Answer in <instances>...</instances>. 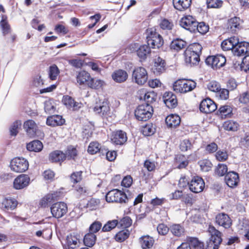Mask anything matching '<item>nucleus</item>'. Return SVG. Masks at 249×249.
<instances>
[{
  "label": "nucleus",
  "instance_id": "7c9ffc66",
  "mask_svg": "<svg viewBox=\"0 0 249 249\" xmlns=\"http://www.w3.org/2000/svg\"><path fill=\"white\" fill-rule=\"evenodd\" d=\"M138 242L142 249H150L155 243V239L149 235H145L140 237Z\"/></svg>",
  "mask_w": 249,
  "mask_h": 249
},
{
  "label": "nucleus",
  "instance_id": "680f3d73",
  "mask_svg": "<svg viewBox=\"0 0 249 249\" xmlns=\"http://www.w3.org/2000/svg\"><path fill=\"white\" fill-rule=\"evenodd\" d=\"M155 132V128L152 124H147L142 128V134L147 136H151Z\"/></svg>",
  "mask_w": 249,
  "mask_h": 249
},
{
  "label": "nucleus",
  "instance_id": "473e14b6",
  "mask_svg": "<svg viewBox=\"0 0 249 249\" xmlns=\"http://www.w3.org/2000/svg\"><path fill=\"white\" fill-rule=\"evenodd\" d=\"M65 123V120L62 116L59 115L49 116L46 120V124L49 126L53 127L62 125Z\"/></svg>",
  "mask_w": 249,
  "mask_h": 249
},
{
  "label": "nucleus",
  "instance_id": "6e6d98bb",
  "mask_svg": "<svg viewBox=\"0 0 249 249\" xmlns=\"http://www.w3.org/2000/svg\"><path fill=\"white\" fill-rule=\"evenodd\" d=\"M159 26L163 30H171L174 27V24L171 20L164 18L161 19Z\"/></svg>",
  "mask_w": 249,
  "mask_h": 249
},
{
  "label": "nucleus",
  "instance_id": "774afa93",
  "mask_svg": "<svg viewBox=\"0 0 249 249\" xmlns=\"http://www.w3.org/2000/svg\"><path fill=\"white\" fill-rule=\"evenodd\" d=\"M157 230L160 235H166L170 231V227H168L166 224L160 223L158 225Z\"/></svg>",
  "mask_w": 249,
  "mask_h": 249
},
{
  "label": "nucleus",
  "instance_id": "c85d7f7f",
  "mask_svg": "<svg viewBox=\"0 0 249 249\" xmlns=\"http://www.w3.org/2000/svg\"><path fill=\"white\" fill-rule=\"evenodd\" d=\"M111 77L115 82L122 83L127 80L128 74L126 71L123 69H118L112 72Z\"/></svg>",
  "mask_w": 249,
  "mask_h": 249
},
{
  "label": "nucleus",
  "instance_id": "1a4fd4ad",
  "mask_svg": "<svg viewBox=\"0 0 249 249\" xmlns=\"http://www.w3.org/2000/svg\"><path fill=\"white\" fill-rule=\"evenodd\" d=\"M205 63L213 70H217L225 65L226 58L222 54L209 55L206 58Z\"/></svg>",
  "mask_w": 249,
  "mask_h": 249
},
{
  "label": "nucleus",
  "instance_id": "72a5a7b5",
  "mask_svg": "<svg viewBox=\"0 0 249 249\" xmlns=\"http://www.w3.org/2000/svg\"><path fill=\"white\" fill-rule=\"evenodd\" d=\"M49 160L53 163H61L65 160V156L62 151L56 150L50 153Z\"/></svg>",
  "mask_w": 249,
  "mask_h": 249
},
{
  "label": "nucleus",
  "instance_id": "f03ea898",
  "mask_svg": "<svg viewBox=\"0 0 249 249\" xmlns=\"http://www.w3.org/2000/svg\"><path fill=\"white\" fill-rule=\"evenodd\" d=\"M76 79L79 85L87 86L89 88L98 89L102 87L104 82L100 79H96L91 77L90 74L85 70L78 72Z\"/></svg>",
  "mask_w": 249,
  "mask_h": 249
},
{
  "label": "nucleus",
  "instance_id": "4be33fe9",
  "mask_svg": "<svg viewBox=\"0 0 249 249\" xmlns=\"http://www.w3.org/2000/svg\"><path fill=\"white\" fill-rule=\"evenodd\" d=\"M226 184L231 188L236 187L240 181L239 174L235 171H229L225 176Z\"/></svg>",
  "mask_w": 249,
  "mask_h": 249
},
{
  "label": "nucleus",
  "instance_id": "f8f14e48",
  "mask_svg": "<svg viewBox=\"0 0 249 249\" xmlns=\"http://www.w3.org/2000/svg\"><path fill=\"white\" fill-rule=\"evenodd\" d=\"M29 167L28 161L23 158L16 157L12 160L10 162L11 169L17 173L26 171Z\"/></svg>",
  "mask_w": 249,
  "mask_h": 249
},
{
  "label": "nucleus",
  "instance_id": "f257e3e1",
  "mask_svg": "<svg viewBox=\"0 0 249 249\" xmlns=\"http://www.w3.org/2000/svg\"><path fill=\"white\" fill-rule=\"evenodd\" d=\"M202 50V47L198 43L189 44L183 53L185 63L191 66L198 65L200 60Z\"/></svg>",
  "mask_w": 249,
  "mask_h": 249
},
{
  "label": "nucleus",
  "instance_id": "0eeeda50",
  "mask_svg": "<svg viewBox=\"0 0 249 249\" xmlns=\"http://www.w3.org/2000/svg\"><path fill=\"white\" fill-rule=\"evenodd\" d=\"M153 114V107L148 104H144L138 106L134 112L136 119L139 121L143 122L149 120Z\"/></svg>",
  "mask_w": 249,
  "mask_h": 249
},
{
  "label": "nucleus",
  "instance_id": "3c124183",
  "mask_svg": "<svg viewBox=\"0 0 249 249\" xmlns=\"http://www.w3.org/2000/svg\"><path fill=\"white\" fill-rule=\"evenodd\" d=\"M214 156L216 160L219 162L226 161L229 158L228 151L226 149L217 150Z\"/></svg>",
  "mask_w": 249,
  "mask_h": 249
},
{
  "label": "nucleus",
  "instance_id": "4c0bfd02",
  "mask_svg": "<svg viewBox=\"0 0 249 249\" xmlns=\"http://www.w3.org/2000/svg\"><path fill=\"white\" fill-rule=\"evenodd\" d=\"M79 239L77 236L71 233L66 237L65 249H75L79 246Z\"/></svg>",
  "mask_w": 249,
  "mask_h": 249
},
{
  "label": "nucleus",
  "instance_id": "58836bf2",
  "mask_svg": "<svg viewBox=\"0 0 249 249\" xmlns=\"http://www.w3.org/2000/svg\"><path fill=\"white\" fill-rule=\"evenodd\" d=\"M151 47L148 45L143 44L140 46L137 50V55L141 61H145L147 56L151 54Z\"/></svg>",
  "mask_w": 249,
  "mask_h": 249
},
{
  "label": "nucleus",
  "instance_id": "f3484780",
  "mask_svg": "<svg viewBox=\"0 0 249 249\" xmlns=\"http://www.w3.org/2000/svg\"><path fill=\"white\" fill-rule=\"evenodd\" d=\"M217 108V105L215 102L209 98L203 99L199 105L200 111L206 114L214 112Z\"/></svg>",
  "mask_w": 249,
  "mask_h": 249
},
{
  "label": "nucleus",
  "instance_id": "2f4dec72",
  "mask_svg": "<svg viewBox=\"0 0 249 249\" xmlns=\"http://www.w3.org/2000/svg\"><path fill=\"white\" fill-rule=\"evenodd\" d=\"M237 43L238 37L231 36L224 40L221 44V47L224 51H232Z\"/></svg>",
  "mask_w": 249,
  "mask_h": 249
},
{
  "label": "nucleus",
  "instance_id": "a211bd4d",
  "mask_svg": "<svg viewBox=\"0 0 249 249\" xmlns=\"http://www.w3.org/2000/svg\"><path fill=\"white\" fill-rule=\"evenodd\" d=\"M165 106L170 109H174L178 105L176 95L172 91H165L162 97Z\"/></svg>",
  "mask_w": 249,
  "mask_h": 249
},
{
  "label": "nucleus",
  "instance_id": "dca6fc26",
  "mask_svg": "<svg viewBox=\"0 0 249 249\" xmlns=\"http://www.w3.org/2000/svg\"><path fill=\"white\" fill-rule=\"evenodd\" d=\"M205 187V182L201 177H194L189 183V189L194 193L202 192Z\"/></svg>",
  "mask_w": 249,
  "mask_h": 249
},
{
  "label": "nucleus",
  "instance_id": "c03bdc74",
  "mask_svg": "<svg viewBox=\"0 0 249 249\" xmlns=\"http://www.w3.org/2000/svg\"><path fill=\"white\" fill-rule=\"evenodd\" d=\"M104 147H102L99 142H92L88 146V152L91 155L95 154L98 152L104 154Z\"/></svg>",
  "mask_w": 249,
  "mask_h": 249
},
{
  "label": "nucleus",
  "instance_id": "49530a36",
  "mask_svg": "<svg viewBox=\"0 0 249 249\" xmlns=\"http://www.w3.org/2000/svg\"><path fill=\"white\" fill-rule=\"evenodd\" d=\"M228 166L226 164L218 163L214 168V174L218 177H223L228 173Z\"/></svg>",
  "mask_w": 249,
  "mask_h": 249
},
{
  "label": "nucleus",
  "instance_id": "412c9836",
  "mask_svg": "<svg viewBox=\"0 0 249 249\" xmlns=\"http://www.w3.org/2000/svg\"><path fill=\"white\" fill-rule=\"evenodd\" d=\"M232 53L234 55L238 56L248 55L249 53V43L246 41H239L236 44L234 50H232Z\"/></svg>",
  "mask_w": 249,
  "mask_h": 249
},
{
  "label": "nucleus",
  "instance_id": "cd10ccee",
  "mask_svg": "<svg viewBox=\"0 0 249 249\" xmlns=\"http://www.w3.org/2000/svg\"><path fill=\"white\" fill-rule=\"evenodd\" d=\"M23 128L30 137L34 138L36 136L38 126L34 120L30 119L26 121L23 124Z\"/></svg>",
  "mask_w": 249,
  "mask_h": 249
},
{
  "label": "nucleus",
  "instance_id": "b1692460",
  "mask_svg": "<svg viewBox=\"0 0 249 249\" xmlns=\"http://www.w3.org/2000/svg\"><path fill=\"white\" fill-rule=\"evenodd\" d=\"M62 102L68 109L73 111L79 110L82 105L81 103L75 101L73 98L68 95L63 96Z\"/></svg>",
  "mask_w": 249,
  "mask_h": 249
},
{
  "label": "nucleus",
  "instance_id": "c756f323",
  "mask_svg": "<svg viewBox=\"0 0 249 249\" xmlns=\"http://www.w3.org/2000/svg\"><path fill=\"white\" fill-rule=\"evenodd\" d=\"M181 122L180 117L177 114H171L165 118V124L168 128L175 129L178 127Z\"/></svg>",
  "mask_w": 249,
  "mask_h": 249
},
{
  "label": "nucleus",
  "instance_id": "e433bc0d",
  "mask_svg": "<svg viewBox=\"0 0 249 249\" xmlns=\"http://www.w3.org/2000/svg\"><path fill=\"white\" fill-rule=\"evenodd\" d=\"M170 231L176 237L184 236L186 231L184 226L180 224H173L170 225Z\"/></svg>",
  "mask_w": 249,
  "mask_h": 249
},
{
  "label": "nucleus",
  "instance_id": "338daca9",
  "mask_svg": "<svg viewBox=\"0 0 249 249\" xmlns=\"http://www.w3.org/2000/svg\"><path fill=\"white\" fill-rule=\"evenodd\" d=\"M223 3L222 0H206L208 8H219L222 7Z\"/></svg>",
  "mask_w": 249,
  "mask_h": 249
},
{
  "label": "nucleus",
  "instance_id": "6e6552de",
  "mask_svg": "<svg viewBox=\"0 0 249 249\" xmlns=\"http://www.w3.org/2000/svg\"><path fill=\"white\" fill-rule=\"evenodd\" d=\"M204 249V244L196 237L187 236L177 249Z\"/></svg>",
  "mask_w": 249,
  "mask_h": 249
},
{
  "label": "nucleus",
  "instance_id": "6ab92c4d",
  "mask_svg": "<svg viewBox=\"0 0 249 249\" xmlns=\"http://www.w3.org/2000/svg\"><path fill=\"white\" fill-rule=\"evenodd\" d=\"M167 69L166 61L158 56L154 60V66L152 68L153 71L156 75H160L165 72Z\"/></svg>",
  "mask_w": 249,
  "mask_h": 249
},
{
  "label": "nucleus",
  "instance_id": "052dcab7",
  "mask_svg": "<svg viewBox=\"0 0 249 249\" xmlns=\"http://www.w3.org/2000/svg\"><path fill=\"white\" fill-rule=\"evenodd\" d=\"M21 122L20 120L15 121L10 128V134L11 136H16L18 133V129L21 127Z\"/></svg>",
  "mask_w": 249,
  "mask_h": 249
},
{
  "label": "nucleus",
  "instance_id": "4d7b16f0",
  "mask_svg": "<svg viewBox=\"0 0 249 249\" xmlns=\"http://www.w3.org/2000/svg\"><path fill=\"white\" fill-rule=\"evenodd\" d=\"M60 73L57 66L53 64L49 67V77L51 80H55Z\"/></svg>",
  "mask_w": 249,
  "mask_h": 249
},
{
  "label": "nucleus",
  "instance_id": "864d4df0",
  "mask_svg": "<svg viewBox=\"0 0 249 249\" xmlns=\"http://www.w3.org/2000/svg\"><path fill=\"white\" fill-rule=\"evenodd\" d=\"M70 178L71 183L76 184L80 182L83 179V171H76L72 172L70 176Z\"/></svg>",
  "mask_w": 249,
  "mask_h": 249
},
{
  "label": "nucleus",
  "instance_id": "ea45409f",
  "mask_svg": "<svg viewBox=\"0 0 249 249\" xmlns=\"http://www.w3.org/2000/svg\"><path fill=\"white\" fill-rule=\"evenodd\" d=\"M192 0H173L174 8L178 11H184L191 6Z\"/></svg>",
  "mask_w": 249,
  "mask_h": 249
},
{
  "label": "nucleus",
  "instance_id": "2eb2a0df",
  "mask_svg": "<svg viewBox=\"0 0 249 249\" xmlns=\"http://www.w3.org/2000/svg\"><path fill=\"white\" fill-rule=\"evenodd\" d=\"M196 24V18L189 15H184L179 21L181 27L193 33H195V27Z\"/></svg>",
  "mask_w": 249,
  "mask_h": 249
},
{
  "label": "nucleus",
  "instance_id": "4468645a",
  "mask_svg": "<svg viewBox=\"0 0 249 249\" xmlns=\"http://www.w3.org/2000/svg\"><path fill=\"white\" fill-rule=\"evenodd\" d=\"M127 141L126 133L122 130H116L110 134V141L115 145L122 146Z\"/></svg>",
  "mask_w": 249,
  "mask_h": 249
},
{
  "label": "nucleus",
  "instance_id": "bf43d9fd",
  "mask_svg": "<svg viewBox=\"0 0 249 249\" xmlns=\"http://www.w3.org/2000/svg\"><path fill=\"white\" fill-rule=\"evenodd\" d=\"M132 223V220L129 216H126L118 221V225L122 228H126L130 227Z\"/></svg>",
  "mask_w": 249,
  "mask_h": 249
},
{
  "label": "nucleus",
  "instance_id": "79ce46f5",
  "mask_svg": "<svg viewBox=\"0 0 249 249\" xmlns=\"http://www.w3.org/2000/svg\"><path fill=\"white\" fill-rule=\"evenodd\" d=\"M187 46V42L180 38H177L172 40L170 44V49L176 52H179L185 48Z\"/></svg>",
  "mask_w": 249,
  "mask_h": 249
},
{
  "label": "nucleus",
  "instance_id": "e2e57ef3",
  "mask_svg": "<svg viewBox=\"0 0 249 249\" xmlns=\"http://www.w3.org/2000/svg\"><path fill=\"white\" fill-rule=\"evenodd\" d=\"M218 145L215 142H212L206 145L205 152L208 154L215 153L218 150Z\"/></svg>",
  "mask_w": 249,
  "mask_h": 249
},
{
  "label": "nucleus",
  "instance_id": "a19ab883",
  "mask_svg": "<svg viewBox=\"0 0 249 249\" xmlns=\"http://www.w3.org/2000/svg\"><path fill=\"white\" fill-rule=\"evenodd\" d=\"M65 160H73L75 161L78 155V152L76 148L74 146L70 145L67 147L65 152Z\"/></svg>",
  "mask_w": 249,
  "mask_h": 249
},
{
  "label": "nucleus",
  "instance_id": "9b49d317",
  "mask_svg": "<svg viewBox=\"0 0 249 249\" xmlns=\"http://www.w3.org/2000/svg\"><path fill=\"white\" fill-rule=\"evenodd\" d=\"M50 210L53 217L59 219L64 216L67 213L68 206L64 202H57L52 205Z\"/></svg>",
  "mask_w": 249,
  "mask_h": 249
},
{
  "label": "nucleus",
  "instance_id": "a878e982",
  "mask_svg": "<svg viewBox=\"0 0 249 249\" xmlns=\"http://www.w3.org/2000/svg\"><path fill=\"white\" fill-rule=\"evenodd\" d=\"M215 223L225 229H229L231 226L232 220L227 214L221 213L216 215Z\"/></svg>",
  "mask_w": 249,
  "mask_h": 249
},
{
  "label": "nucleus",
  "instance_id": "aec40b11",
  "mask_svg": "<svg viewBox=\"0 0 249 249\" xmlns=\"http://www.w3.org/2000/svg\"><path fill=\"white\" fill-rule=\"evenodd\" d=\"M93 110L103 118H107L110 116V109L109 104L107 101L96 103Z\"/></svg>",
  "mask_w": 249,
  "mask_h": 249
},
{
  "label": "nucleus",
  "instance_id": "0e129e2a",
  "mask_svg": "<svg viewBox=\"0 0 249 249\" xmlns=\"http://www.w3.org/2000/svg\"><path fill=\"white\" fill-rule=\"evenodd\" d=\"M193 145L188 139L182 140L179 144V149L182 152H186L192 149Z\"/></svg>",
  "mask_w": 249,
  "mask_h": 249
},
{
  "label": "nucleus",
  "instance_id": "a18cd8bd",
  "mask_svg": "<svg viewBox=\"0 0 249 249\" xmlns=\"http://www.w3.org/2000/svg\"><path fill=\"white\" fill-rule=\"evenodd\" d=\"M219 114L222 118H231L233 115L232 108L231 106L224 105L221 106L218 109Z\"/></svg>",
  "mask_w": 249,
  "mask_h": 249
},
{
  "label": "nucleus",
  "instance_id": "20e7f679",
  "mask_svg": "<svg viewBox=\"0 0 249 249\" xmlns=\"http://www.w3.org/2000/svg\"><path fill=\"white\" fill-rule=\"evenodd\" d=\"M208 232L210 237L206 242L204 249H219L220 245L222 242V233L214 226H210Z\"/></svg>",
  "mask_w": 249,
  "mask_h": 249
},
{
  "label": "nucleus",
  "instance_id": "c9c22d12",
  "mask_svg": "<svg viewBox=\"0 0 249 249\" xmlns=\"http://www.w3.org/2000/svg\"><path fill=\"white\" fill-rule=\"evenodd\" d=\"M0 27L3 36H5L10 34L12 31V28L8 20V17L6 15H1L0 21Z\"/></svg>",
  "mask_w": 249,
  "mask_h": 249
},
{
  "label": "nucleus",
  "instance_id": "5701e85b",
  "mask_svg": "<svg viewBox=\"0 0 249 249\" xmlns=\"http://www.w3.org/2000/svg\"><path fill=\"white\" fill-rule=\"evenodd\" d=\"M18 204V201L11 197H4L0 203V208L3 211L8 212L15 209Z\"/></svg>",
  "mask_w": 249,
  "mask_h": 249
},
{
  "label": "nucleus",
  "instance_id": "de8ad7c7",
  "mask_svg": "<svg viewBox=\"0 0 249 249\" xmlns=\"http://www.w3.org/2000/svg\"><path fill=\"white\" fill-rule=\"evenodd\" d=\"M43 144L39 140H34L26 145L27 149L30 151L39 152L43 148Z\"/></svg>",
  "mask_w": 249,
  "mask_h": 249
},
{
  "label": "nucleus",
  "instance_id": "8fccbe9b",
  "mask_svg": "<svg viewBox=\"0 0 249 249\" xmlns=\"http://www.w3.org/2000/svg\"><path fill=\"white\" fill-rule=\"evenodd\" d=\"M130 233L129 231L127 229L120 231L116 234L114 239L118 242H123L129 237Z\"/></svg>",
  "mask_w": 249,
  "mask_h": 249
},
{
  "label": "nucleus",
  "instance_id": "7ed1b4c3",
  "mask_svg": "<svg viewBox=\"0 0 249 249\" xmlns=\"http://www.w3.org/2000/svg\"><path fill=\"white\" fill-rule=\"evenodd\" d=\"M145 34L147 44L152 49H159L162 47L164 40L162 36L157 32L155 27L148 28Z\"/></svg>",
  "mask_w": 249,
  "mask_h": 249
},
{
  "label": "nucleus",
  "instance_id": "ddd939ff",
  "mask_svg": "<svg viewBox=\"0 0 249 249\" xmlns=\"http://www.w3.org/2000/svg\"><path fill=\"white\" fill-rule=\"evenodd\" d=\"M244 20L240 18L234 16L227 20V30L229 32L237 34L243 28Z\"/></svg>",
  "mask_w": 249,
  "mask_h": 249
},
{
  "label": "nucleus",
  "instance_id": "69168bd1",
  "mask_svg": "<svg viewBox=\"0 0 249 249\" xmlns=\"http://www.w3.org/2000/svg\"><path fill=\"white\" fill-rule=\"evenodd\" d=\"M74 191L79 196H86L88 193V188L84 185H78L74 187Z\"/></svg>",
  "mask_w": 249,
  "mask_h": 249
},
{
  "label": "nucleus",
  "instance_id": "393cba45",
  "mask_svg": "<svg viewBox=\"0 0 249 249\" xmlns=\"http://www.w3.org/2000/svg\"><path fill=\"white\" fill-rule=\"evenodd\" d=\"M138 94L140 100H143L146 103L150 105L155 102L157 97V94L153 91H147L144 89L139 90Z\"/></svg>",
  "mask_w": 249,
  "mask_h": 249
},
{
  "label": "nucleus",
  "instance_id": "9d476101",
  "mask_svg": "<svg viewBox=\"0 0 249 249\" xmlns=\"http://www.w3.org/2000/svg\"><path fill=\"white\" fill-rule=\"evenodd\" d=\"M132 80L139 85H144L148 79V73L146 69L142 67L135 68L132 74Z\"/></svg>",
  "mask_w": 249,
  "mask_h": 249
},
{
  "label": "nucleus",
  "instance_id": "39448f33",
  "mask_svg": "<svg viewBox=\"0 0 249 249\" xmlns=\"http://www.w3.org/2000/svg\"><path fill=\"white\" fill-rule=\"evenodd\" d=\"M196 82L191 79H180L176 81L173 86V90L177 93H186L196 88Z\"/></svg>",
  "mask_w": 249,
  "mask_h": 249
},
{
  "label": "nucleus",
  "instance_id": "603ef678",
  "mask_svg": "<svg viewBox=\"0 0 249 249\" xmlns=\"http://www.w3.org/2000/svg\"><path fill=\"white\" fill-rule=\"evenodd\" d=\"M209 30V26L205 22L202 21L198 22L195 27V33L197 32L201 35H205Z\"/></svg>",
  "mask_w": 249,
  "mask_h": 249
},
{
  "label": "nucleus",
  "instance_id": "423d86ee",
  "mask_svg": "<svg viewBox=\"0 0 249 249\" xmlns=\"http://www.w3.org/2000/svg\"><path fill=\"white\" fill-rule=\"evenodd\" d=\"M132 198L131 196H127L124 192L118 189L111 190L106 195V201L110 203H127Z\"/></svg>",
  "mask_w": 249,
  "mask_h": 249
},
{
  "label": "nucleus",
  "instance_id": "37998d69",
  "mask_svg": "<svg viewBox=\"0 0 249 249\" xmlns=\"http://www.w3.org/2000/svg\"><path fill=\"white\" fill-rule=\"evenodd\" d=\"M239 124L233 120L225 121L222 124V128L226 131L235 132L239 128Z\"/></svg>",
  "mask_w": 249,
  "mask_h": 249
},
{
  "label": "nucleus",
  "instance_id": "bb28decb",
  "mask_svg": "<svg viewBox=\"0 0 249 249\" xmlns=\"http://www.w3.org/2000/svg\"><path fill=\"white\" fill-rule=\"evenodd\" d=\"M30 181L29 177L25 174H22L18 176L15 179L13 182L14 188L17 190L22 189L27 187Z\"/></svg>",
  "mask_w": 249,
  "mask_h": 249
},
{
  "label": "nucleus",
  "instance_id": "13d9d810",
  "mask_svg": "<svg viewBox=\"0 0 249 249\" xmlns=\"http://www.w3.org/2000/svg\"><path fill=\"white\" fill-rule=\"evenodd\" d=\"M117 225H118V220H112L108 221L102 228V231L103 232H107L111 231L114 229Z\"/></svg>",
  "mask_w": 249,
  "mask_h": 249
},
{
  "label": "nucleus",
  "instance_id": "09e8293b",
  "mask_svg": "<svg viewBox=\"0 0 249 249\" xmlns=\"http://www.w3.org/2000/svg\"><path fill=\"white\" fill-rule=\"evenodd\" d=\"M96 241V236L92 232H89L85 234L83 242L84 245L88 247H92L95 244Z\"/></svg>",
  "mask_w": 249,
  "mask_h": 249
},
{
  "label": "nucleus",
  "instance_id": "5fc2aeb1",
  "mask_svg": "<svg viewBox=\"0 0 249 249\" xmlns=\"http://www.w3.org/2000/svg\"><path fill=\"white\" fill-rule=\"evenodd\" d=\"M200 169L202 171L209 172L213 167V163L208 159H203L199 161Z\"/></svg>",
  "mask_w": 249,
  "mask_h": 249
},
{
  "label": "nucleus",
  "instance_id": "f704fd0d",
  "mask_svg": "<svg viewBox=\"0 0 249 249\" xmlns=\"http://www.w3.org/2000/svg\"><path fill=\"white\" fill-rule=\"evenodd\" d=\"M56 200L55 194H47L39 200L38 207L41 208H48L51 203Z\"/></svg>",
  "mask_w": 249,
  "mask_h": 249
}]
</instances>
